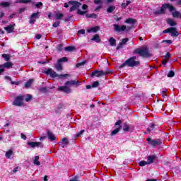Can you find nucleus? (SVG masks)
<instances>
[{
	"label": "nucleus",
	"mask_w": 181,
	"mask_h": 181,
	"mask_svg": "<svg viewBox=\"0 0 181 181\" xmlns=\"http://www.w3.org/2000/svg\"><path fill=\"white\" fill-rule=\"evenodd\" d=\"M166 9H168L170 12H172L173 18H181L180 12L176 11V8L169 4H163L159 10H154L153 13L157 16L165 15V13H166Z\"/></svg>",
	"instance_id": "nucleus-1"
},
{
	"label": "nucleus",
	"mask_w": 181,
	"mask_h": 181,
	"mask_svg": "<svg viewBox=\"0 0 181 181\" xmlns=\"http://www.w3.org/2000/svg\"><path fill=\"white\" fill-rule=\"evenodd\" d=\"M135 60H136V56L130 57L119 66V69H123V67H125V66H128L129 67H135V66H139V62Z\"/></svg>",
	"instance_id": "nucleus-2"
},
{
	"label": "nucleus",
	"mask_w": 181,
	"mask_h": 181,
	"mask_svg": "<svg viewBox=\"0 0 181 181\" xmlns=\"http://www.w3.org/2000/svg\"><path fill=\"white\" fill-rule=\"evenodd\" d=\"M45 74L47 76H50L52 78H55V77H59V78H63L64 77H70L69 74H60L58 75L56 71H53L52 69H48L47 71H45Z\"/></svg>",
	"instance_id": "nucleus-3"
},
{
	"label": "nucleus",
	"mask_w": 181,
	"mask_h": 181,
	"mask_svg": "<svg viewBox=\"0 0 181 181\" xmlns=\"http://www.w3.org/2000/svg\"><path fill=\"white\" fill-rule=\"evenodd\" d=\"M134 53L139 54L141 57H151L148 48H138L134 50Z\"/></svg>",
	"instance_id": "nucleus-4"
},
{
	"label": "nucleus",
	"mask_w": 181,
	"mask_h": 181,
	"mask_svg": "<svg viewBox=\"0 0 181 181\" xmlns=\"http://www.w3.org/2000/svg\"><path fill=\"white\" fill-rule=\"evenodd\" d=\"M109 73H111V71L108 69L106 71H98L96 70L93 72H92L90 76L91 77H102L103 76H107Z\"/></svg>",
	"instance_id": "nucleus-5"
},
{
	"label": "nucleus",
	"mask_w": 181,
	"mask_h": 181,
	"mask_svg": "<svg viewBox=\"0 0 181 181\" xmlns=\"http://www.w3.org/2000/svg\"><path fill=\"white\" fill-rule=\"evenodd\" d=\"M69 5H71L72 6L70 8V12H73V11H76L78 8H80L81 6V3L76 1H69Z\"/></svg>",
	"instance_id": "nucleus-6"
},
{
	"label": "nucleus",
	"mask_w": 181,
	"mask_h": 181,
	"mask_svg": "<svg viewBox=\"0 0 181 181\" xmlns=\"http://www.w3.org/2000/svg\"><path fill=\"white\" fill-rule=\"evenodd\" d=\"M13 105H16L17 107H22V105H23V96H17L16 98V100L13 102Z\"/></svg>",
	"instance_id": "nucleus-7"
},
{
	"label": "nucleus",
	"mask_w": 181,
	"mask_h": 181,
	"mask_svg": "<svg viewBox=\"0 0 181 181\" xmlns=\"http://www.w3.org/2000/svg\"><path fill=\"white\" fill-rule=\"evenodd\" d=\"M121 120H118L116 123H115V127L116 129H114L111 135L114 136V135H117V134H118L119 132V131H121V129L122 128V126H121Z\"/></svg>",
	"instance_id": "nucleus-8"
},
{
	"label": "nucleus",
	"mask_w": 181,
	"mask_h": 181,
	"mask_svg": "<svg viewBox=\"0 0 181 181\" xmlns=\"http://www.w3.org/2000/svg\"><path fill=\"white\" fill-rule=\"evenodd\" d=\"M58 90L66 94H70V93H71V88H70V86H68V85H66V83L64 86L58 87Z\"/></svg>",
	"instance_id": "nucleus-9"
},
{
	"label": "nucleus",
	"mask_w": 181,
	"mask_h": 181,
	"mask_svg": "<svg viewBox=\"0 0 181 181\" xmlns=\"http://www.w3.org/2000/svg\"><path fill=\"white\" fill-rule=\"evenodd\" d=\"M115 32H124L127 30V25H119L118 24H115L114 25Z\"/></svg>",
	"instance_id": "nucleus-10"
},
{
	"label": "nucleus",
	"mask_w": 181,
	"mask_h": 181,
	"mask_svg": "<svg viewBox=\"0 0 181 181\" xmlns=\"http://www.w3.org/2000/svg\"><path fill=\"white\" fill-rule=\"evenodd\" d=\"M66 86H68L70 88V87L73 86H78V84H80V81H76V80H72V81H68L66 82H65Z\"/></svg>",
	"instance_id": "nucleus-11"
},
{
	"label": "nucleus",
	"mask_w": 181,
	"mask_h": 181,
	"mask_svg": "<svg viewBox=\"0 0 181 181\" xmlns=\"http://www.w3.org/2000/svg\"><path fill=\"white\" fill-rule=\"evenodd\" d=\"M147 141L149 144V145H151L152 146L160 145V141L159 140H152L151 139H147Z\"/></svg>",
	"instance_id": "nucleus-12"
},
{
	"label": "nucleus",
	"mask_w": 181,
	"mask_h": 181,
	"mask_svg": "<svg viewBox=\"0 0 181 181\" xmlns=\"http://www.w3.org/2000/svg\"><path fill=\"white\" fill-rule=\"evenodd\" d=\"M13 66V63L8 62L4 63V64L0 65V69H11Z\"/></svg>",
	"instance_id": "nucleus-13"
},
{
	"label": "nucleus",
	"mask_w": 181,
	"mask_h": 181,
	"mask_svg": "<svg viewBox=\"0 0 181 181\" xmlns=\"http://www.w3.org/2000/svg\"><path fill=\"white\" fill-rule=\"evenodd\" d=\"M134 131V126H130L127 123H124L123 124V131H124V132H128V131Z\"/></svg>",
	"instance_id": "nucleus-14"
},
{
	"label": "nucleus",
	"mask_w": 181,
	"mask_h": 181,
	"mask_svg": "<svg viewBox=\"0 0 181 181\" xmlns=\"http://www.w3.org/2000/svg\"><path fill=\"white\" fill-rule=\"evenodd\" d=\"M170 29L171 30L170 31V33H171V36L176 37V36H179V35H180V33H179V32H177V30L176 29V28L171 27Z\"/></svg>",
	"instance_id": "nucleus-15"
},
{
	"label": "nucleus",
	"mask_w": 181,
	"mask_h": 181,
	"mask_svg": "<svg viewBox=\"0 0 181 181\" xmlns=\"http://www.w3.org/2000/svg\"><path fill=\"white\" fill-rule=\"evenodd\" d=\"M28 145L31 146V148H35V146H41L42 148H43V146H42V143L41 142L30 141V142L28 143Z\"/></svg>",
	"instance_id": "nucleus-16"
},
{
	"label": "nucleus",
	"mask_w": 181,
	"mask_h": 181,
	"mask_svg": "<svg viewBox=\"0 0 181 181\" xmlns=\"http://www.w3.org/2000/svg\"><path fill=\"white\" fill-rule=\"evenodd\" d=\"M4 30L7 31V33H13L15 31V28H13V25H9L6 27H4Z\"/></svg>",
	"instance_id": "nucleus-17"
},
{
	"label": "nucleus",
	"mask_w": 181,
	"mask_h": 181,
	"mask_svg": "<svg viewBox=\"0 0 181 181\" xmlns=\"http://www.w3.org/2000/svg\"><path fill=\"white\" fill-rule=\"evenodd\" d=\"M156 159V156H149L147 157V163L148 165H151L153 163V161Z\"/></svg>",
	"instance_id": "nucleus-18"
},
{
	"label": "nucleus",
	"mask_w": 181,
	"mask_h": 181,
	"mask_svg": "<svg viewBox=\"0 0 181 181\" xmlns=\"http://www.w3.org/2000/svg\"><path fill=\"white\" fill-rule=\"evenodd\" d=\"M135 22H136V20L134 18H127L124 23H128L129 25H135Z\"/></svg>",
	"instance_id": "nucleus-19"
},
{
	"label": "nucleus",
	"mask_w": 181,
	"mask_h": 181,
	"mask_svg": "<svg viewBox=\"0 0 181 181\" xmlns=\"http://www.w3.org/2000/svg\"><path fill=\"white\" fill-rule=\"evenodd\" d=\"M47 135H48V138H49V139H50V141H55L56 140V136H54V134H53V133H52V132L48 131L47 132Z\"/></svg>",
	"instance_id": "nucleus-20"
},
{
	"label": "nucleus",
	"mask_w": 181,
	"mask_h": 181,
	"mask_svg": "<svg viewBox=\"0 0 181 181\" xmlns=\"http://www.w3.org/2000/svg\"><path fill=\"white\" fill-rule=\"evenodd\" d=\"M55 69L57 71H62L63 70V66H62V64L57 61L56 65H55Z\"/></svg>",
	"instance_id": "nucleus-21"
},
{
	"label": "nucleus",
	"mask_w": 181,
	"mask_h": 181,
	"mask_svg": "<svg viewBox=\"0 0 181 181\" xmlns=\"http://www.w3.org/2000/svg\"><path fill=\"white\" fill-rule=\"evenodd\" d=\"M167 23L170 25V26H176V23L172 18L167 19Z\"/></svg>",
	"instance_id": "nucleus-22"
},
{
	"label": "nucleus",
	"mask_w": 181,
	"mask_h": 181,
	"mask_svg": "<svg viewBox=\"0 0 181 181\" xmlns=\"http://www.w3.org/2000/svg\"><path fill=\"white\" fill-rule=\"evenodd\" d=\"M153 131H155V124H151L148 128H147V132H148V134H151V132Z\"/></svg>",
	"instance_id": "nucleus-23"
},
{
	"label": "nucleus",
	"mask_w": 181,
	"mask_h": 181,
	"mask_svg": "<svg viewBox=\"0 0 181 181\" xmlns=\"http://www.w3.org/2000/svg\"><path fill=\"white\" fill-rule=\"evenodd\" d=\"M109 42L110 44V46H117V40L114 39V37H110L109 39Z\"/></svg>",
	"instance_id": "nucleus-24"
},
{
	"label": "nucleus",
	"mask_w": 181,
	"mask_h": 181,
	"mask_svg": "<svg viewBox=\"0 0 181 181\" xmlns=\"http://www.w3.org/2000/svg\"><path fill=\"white\" fill-rule=\"evenodd\" d=\"M99 29H100V28H98V26H95V27H93V28L88 29V30H87V32H88V33H91V32L95 33V32H98V30Z\"/></svg>",
	"instance_id": "nucleus-25"
},
{
	"label": "nucleus",
	"mask_w": 181,
	"mask_h": 181,
	"mask_svg": "<svg viewBox=\"0 0 181 181\" xmlns=\"http://www.w3.org/2000/svg\"><path fill=\"white\" fill-rule=\"evenodd\" d=\"M33 81H34L33 79H30L29 81H28L25 84V88H29V87H30V86L33 84Z\"/></svg>",
	"instance_id": "nucleus-26"
},
{
	"label": "nucleus",
	"mask_w": 181,
	"mask_h": 181,
	"mask_svg": "<svg viewBox=\"0 0 181 181\" xmlns=\"http://www.w3.org/2000/svg\"><path fill=\"white\" fill-rule=\"evenodd\" d=\"M115 11V6H110L107 9V13H112Z\"/></svg>",
	"instance_id": "nucleus-27"
},
{
	"label": "nucleus",
	"mask_w": 181,
	"mask_h": 181,
	"mask_svg": "<svg viewBox=\"0 0 181 181\" xmlns=\"http://www.w3.org/2000/svg\"><path fill=\"white\" fill-rule=\"evenodd\" d=\"M29 2H32V0H17L15 4H29Z\"/></svg>",
	"instance_id": "nucleus-28"
},
{
	"label": "nucleus",
	"mask_w": 181,
	"mask_h": 181,
	"mask_svg": "<svg viewBox=\"0 0 181 181\" xmlns=\"http://www.w3.org/2000/svg\"><path fill=\"white\" fill-rule=\"evenodd\" d=\"M33 163H34V165H36L37 166L40 165V162L39 161V156H37L35 157Z\"/></svg>",
	"instance_id": "nucleus-29"
},
{
	"label": "nucleus",
	"mask_w": 181,
	"mask_h": 181,
	"mask_svg": "<svg viewBox=\"0 0 181 181\" xmlns=\"http://www.w3.org/2000/svg\"><path fill=\"white\" fill-rule=\"evenodd\" d=\"M39 15H40V12L37 11V13H34L31 15V18L34 19H39Z\"/></svg>",
	"instance_id": "nucleus-30"
},
{
	"label": "nucleus",
	"mask_w": 181,
	"mask_h": 181,
	"mask_svg": "<svg viewBox=\"0 0 181 181\" xmlns=\"http://www.w3.org/2000/svg\"><path fill=\"white\" fill-rule=\"evenodd\" d=\"M63 16H64V15L62 13H57L55 16V19L56 21H60V19H62V18H63Z\"/></svg>",
	"instance_id": "nucleus-31"
},
{
	"label": "nucleus",
	"mask_w": 181,
	"mask_h": 181,
	"mask_svg": "<svg viewBox=\"0 0 181 181\" xmlns=\"http://www.w3.org/2000/svg\"><path fill=\"white\" fill-rule=\"evenodd\" d=\"M0 6H3L4 8H8V6H11V3L2 2L0 4Z\"/></svg>",
	"instance_id": "nucleus-32"
},
{
	"label": "nucleus",
	"mask_w": 181,
	"mask_h": 181,
	"mask_svg": "<svg viewBox=\"0 0 181 181\" xmlns=\"http://www.w3.org/2000/svg\"><path fill=\"white\" fill-rule=\"evenodd\" d=\"M1 57L3 59H5L6 62H9V60H11V56H9V54H3Z\"/></svg>",
	"instance_id": "nucleus-33"
},
{
	"label": "nucleus",
	"mask_w": 181,
	"mask_h": 181,
	"mask_svg": "<svg viewBox=\"0 0 181 181\" xmlns=\"http://www.w3.org/2000/svg\"><path fill=\"white\" fill-rule=\"evenodd\" d=\"M59 63H64L69 62V59L67 57H62L58 59Z\"/></svg>",
	"instance_id": "nucleus-34"
},
{
	"label": "nucleus",
	"mask_w": 181,
	"mask_h": 181,
	"mask_svg": "<svg viewBox=\"0 0 181 181\" xmlns=\"http://www.w3.org/2000/svg\"><path fill=\"white\" fill-rule=\"evenodd\" d=\"M13 151L12 150H9L6 153V158H7V159H9V158H11V156L13 155Z\"/></svg>",
	"instance_id": "nucleus-35"
},
{
	"label": "nucleus",
	"mask_w": 181,
	"mask_h": 181,
	"mask_svg": "<svg viewBox=\"0 0 181 181\" xmlns=\"http://www.w3.org/2000/svg\"><path fill=\"white\" fill-rule=\"evenodd\" d=\"M92 40H94L95 42H96L97 43H98V42H100V36L98 35H95L93 36V38H92Z\"/></svg>",
	"instance_id": "nucleus-36"
},
{
	"label": "nucleus",
	"mask_w": 181,
	"mask_h": 181,
	"mask_svg": "<svg viewBox=\"0 0 181 181\" xmlns=\"http://www.w3.org/2000/svg\"><path fill=\"white\" fill-rule=\"evenodd\" d=\"M86 18H93V19H97L98 16L97 14H95V13L86 14Z\"/></svg>",
	"instance_id": "nucleus-37"
},
{
	"label": "nucleus",
	"mask_w": 181,
	"mask_h": 181,
	"mask_svg": "<svg viewBox=\"0 0 181 181\" xmlns=\"http://www.w3.org/2000/svg\"><path fill=\"white\" fill-rule=\"evenodd\" d=\"M65 50L66 52H73V50H74V47H71V46L66 47H65Z\"/></svg>",
	"instance_id": "nucleus-38"
},
{
	"label": "nucleus",
	"mask_w": 181,
	"mask_h": 181,
	"mask_svg": "<svg viewBox=\"0 0 181 181\" xmlns=\"http://www.w3.org/2000/svg\"><path fill=\"white\" fill-rule=\"evenodd\" d=\"M84 132H86V130H81L80 132H78L76 134L75 137L78 138V136H81V135H83V134H84Z\"/></svg>",
	"instance_id": "nucleus-39"
},
{
	"label": "nucleus",
	"mask_w": 181,
	"mask_h": 181,
	"mask_svg": "<svg viewBox=\"0 0 181 181\" xmlns=\"http://www.w3.org/2000/svg\"><path fill=\"white\" fill-rule=\"evenodd\" d=\"M61 144H62V145H69V140L66 138H64Z\"/></svg>",
	"instance_id": "nucleus-40"
},
{
	"label": "nucleus",
	"mask_w": 181,
	"mask_h": 181,
	"mask_svg": "<svg viewBox=\"0 0 181 181\" xmlns=\"http://www.w3.org/2000/svg\"><path fill=\"white\" fill-rule=\"evenodd\" d=\"M167 77H175V72L173 71H170Z\"/></svg>",
	"instance_id": "nucleus-41"
},
{
	"label": "nucleus",
	"mask_w": 181,
	"mask_h": 181,
	"mask_svg": "<svg viewBox=\"0 0 181 181\" xmlns=\"http://www.w3.org/2000/svg\"><path fill=\"white\" fill-rule=\"evenodd\" d=\"M25 101L27 102V103H29V101H30V100H32V96H31V95H29V94H28V95H26V98H25Z\"/></svg>",
	"instance_id": "nucleus-42"
},
{
	"label": "nucleus",
	"mask_w": 181,
	"mask_h": 181,
	"mask_svg": "<svg viewBox=\"0 0 181 181\" xmlns=\"http://www.w3.org/2000/svg\"><path fill=\"white\" fill-rule=\"evenodd\" d=\"M40 93H47V88L43 87L39 89Z\"/></svg>",
	"instance_id": "nucleus-43"
},
{
	"label": "nucleus",
	"mask_w": 181,
	"mask_h": 181,
	"mask_svg": "<svg viewBox=\"0 0 181 181\" xmlns=\"http://www.w3.org/2000/svg\"><path fill=\"white\" fill-rule=\"evenodd\" d=\"M98 86H100V82H98V81H95L92 84L93 88H95V87H98Z\"/></svg>",
	"instance_id": "nucleus-44"
},
{
	"label": "nucleus",
	"mask_w": 181,
	"mask_h": 181,
	"mask_svg": "<svg viewBox=\"0 0 181 181\" xmlns=\"http://www.w3.org/2000/svg\"><path fill=\"white\" fill-rule=\"evenodd\" d=\"M86 61H83L82 62H80V63H78L76 64V67L78 68V67H81V66H84L86 64Z\"/></svg>",
	"instance_id": "nucleus-45"
},
{
	"label": "nucleus",
	"mask_w": 181,
	"mask_h": 181,
	"mask_svg": "<svg viewBox=\"0 0 181 181\" xmlns=\"http://www.w3.org/2000/svg\"><path fill=\"white\" fill-rule=\"evenodd\" d=\"M129 4H131V1H127V3H122V8H126L127 6H128V5H129Z\"/></svg>",
	"instance_id": "nucleus-46"
},
{
	"label": "nucleus",
	"mask_w": 181,
	"mask_h": 181,
	"mask_svg": "<svg viewBox=\"0 0 181 181\" xmlns=\"http://www.w3.org/2000/svg\"><path fill=\"white\" fill-rule=\"evenodd\" d=\"M139 165L140 166H145L146 165H148V162L147 161H145V160H142L141 161Z\"/></svg>",
	"instance_id": "nucleus-47"
},
{
	"label": "nucleus",
	"mask_w": 181,
	"mask_h": 181,
	"mask_svg": "<svg viewBox=\"0 0 181 181\" xmlns=\"http://www.w3.org/2000/svg\"><path fill=\"white\" fill-rule=\"evenodd\" d=\"M87 13L86 11H82L81 10L78 9V15H86Z\"/></svg>",
	"instance_id": "nucleus-48"
},
{
	"label": "nucleus",
	"mask_w": 181,
	"mask_h": 181,
	"mask_svg": "<svg viewBox=\"0 0 181 181\" xmlns=\"http://www.w3.org/2000/svg\"><path fill=\"white\" fill-rule=\"evenodd\" d=\"M128 40H129V39H128V38H124V39H122V44H123V45H127V42H128Z\"/></svg>",
	"instance_id": "nucleus-49"
},
{
	"label": "nucleus",
	"mask_w": 181,
	"mask_h": 181,
	"mask_svg": "<svg viewBox=\"0 0 181 181\" xmlns=\"http://www.w3.org/2000/svg\"><path fill=\"white\" fill-rule=\"evenodd\" d=\"M41 6H43V3L42 2H38L37 4H35V7L37 8H40Z\"/></svg>",
	"instance_id": "nucleus-50"
},
{
	"label": "nucleus",
	"mask_w": 181,
	"mask_h": 181,
	"mask_svg": "<svg viewBox=\"0 0 181 181\" xmlns=\"http://www.w3.org/2000/svg\"><path fill=\"white\" fill-rule=\"evenodd\" d=\"M60 25V21H56L55 23H53L52 26L53 28H57Z\"/></svg>",
	"instance_id": "nucleus-51"
},
{
	"label": "nucleus",
	"mask_w": 181,
	"mask_h": 181,
	"mask_svg": "<svg viewBox=\"0 0 181 181\" xmlns=\"http://www.w3.org/2000/svg\"><path fill=\"white\" fill-rule=\"evenodd\" d=\"M170 30H172V28H168L163 31V33H170Z\"/></svg>",
	"instance_id": "nucleus-52"
},
{
	"label": "nucleus",
	"mask_w": 181,
	"mask_h": 181,
	"mask_svg": "<svg viewBox=\"0 0 181 181\" xmlns=\"http://www.w3.org/2000/svg\"><path fill=\"white\" fill-rule=\"evenodd\" d=\"M78 33V35H84L86 33V30L84 29L79 30Z\"/></svg>",
	"instance_id": "nucleus-53"
},
{
	"label": "nucleus",
	"mask_w": 181,
	"mask_h": 181,
	"mask_svg": "<svg viewBox=\"0 0 181 181\" xmlns=\"http://www.w3.org/2000/svg\"><path fill=\"white\" fill-rule=\"evenodd\" d=\"M35 22H36V19L35 18H32V17H30V23L31 25H33Z\"/></svg>",
	"instance_id": "nucleus-54"
},
{
	"label": "nucleus",
	"mask_w": 181,
	"mask_h": 181,
	"mask_svg": "<svg viewBox=\"0 0 181 181\" xmlns=\"http://www.w3.org/2000/svg\"><path fill=\"white\" fill-rule=\"evenodd\" d=\"M25 11H26V8L23 7V8H20L19 13H23V12H25Z\"/></svg>",
	"instance_id": "nucleus-55"
},
{
	"label": "nucleus",
	"mask_w": 181,
	"mask_h": 181,
	"mask_svg": "<svg viewBox=\"0 0 181 181\" xmlns=\"http://www.w3.org/2000/svg\"><path fill=\"white\" fill-rule=\"evenodd\" d=\"M168 61H169V59H163V61H162V64H163V66H165V64H166V63H168Z\"/></svg>",
	"instance_id": "nucleus-56"
},
{
	"label": "nucleus",
	"mask_w": 181,
	"mask_h": 181,
	"mask_svg": "<svg viewBox=\"0 0 181 181\" xmlns=\"http://www.w3.org/2000/svg\"><path fill=\"white\" fill-rule=\"evenodd\" d=\"M123 45H124L120 42V43L117 46V47H116L117 50H118L119 49H122V47Z\"/></svg>",
	"instance_id": "nucleus-57"
},
{
	"label": "nucleus",
	"mask_w": 181,
	"mask_h": 181,
	"mask_svg": "<svg viewBox=\"0 0 181 181\" xmlns=\"http://www.w3.org/2000/svg\"><path fill=\"white\" fill-rule=\"evenodd\" d=\"M165 42L166 43H168L169 45H172V43H173L172 40H167L163 41V42Z\"/></svg>",
	"instance_id": "nucleus-58"
},
{
	"label": "nucleus",
	"mask_w": 181,
	"mask_h": 181,
	"mask_svg": "<svg viewBox=\"0 0 181 181\" xmlns=\"http://www.w3.org/2000/svg\"><path fill=\"white\" fill-rule=\"evenodd\" d=\"M94 3H95L96 5H100V4H101V0H95V1H94Z\"/></svg>",
	"instance_id": "nucleus-59"
},
{
	"label": "nucleus",
	"mask_w": 181,
	"mask_h": 181,
	"mask_svg": "<svg viewBox=\"0 0 181 181\" xmlns=\"http://www.w3.org/2000/svg\"><path fill=\"white\" fill-rule=\"evenodd\" d=\"M21 139H24V141H25V139H26V135H25L23 133H22L21 135Z\"/></svg>",
	"instance_id": "nucleus-60"
},
{
	"label": "nucleus",
	"mask_w": 181,
	"mask_h": 181,
	"mask_svg": "<svg viewBox=\"0 0 181 181\" xmlns=\"http://www.w3.org/2000/svg\"><path fill=\"white\" fill-rule=\"evenodd\" d=\"M88 8V6H87V4H83L82 6V9H83V11H86V9H87Z\"/></svg>",
	"instance_id": "nucleus-61"
},
{
	"label": "nucleus",
	"mask_w": 181,
	"mask_h": 181,
	"mask_svg": "<svg viewBox=\"0 0 181 181\" xmlns=\"http://www.w3.org/2000/svg\"><path fill=\"white\" fill-rule=\"evenodd\" d=\"M170 53H169V52H168L166 54H165V59H169L170 57Z\"/></svg>",
	"instance_id": "nucleus-62"
},
{
	"label": "nucleus",
	"mask_w": 181,
	"mask_h": 181,
	"mask_svg": "<svg viewBox=\"0 0 181 181\" xmlns=\"http://www.w3.org/2000/svg\"><path fill=\"white\" fill-rule=\"evenodd\" d=\"M36 39L39 40V39H41L42 38V35L40 34H37L36 36H35Z\"/></svg>",
	"instance_id": "nucleus-63"
},
{
	"label": "nucleus",
	"mask_w": 181,
	"mask_h": 181,
	"mask_svg": "<svg viewBox=\"0 0 181 181\" xmlns=\"http://www.w3.org/2000/svg\"><path fill=\"white\" fill-rule=\"evenodd\" d=\"M69 181H78V178H77V177H75L74 178L71 179Z\"/></svg>",
	"instance_id": "nucleus-64"
}]
</instances>
